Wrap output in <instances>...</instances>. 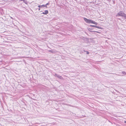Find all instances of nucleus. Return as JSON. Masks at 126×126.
<instances>
[{"label":"nucleus","mask_w":126,"mask_h":126,"mask_svg":"<svg viewBox=\"0 0 126 126\" xmlns=\"http://www.w3.org/2000/svg\"><path fill=\"white\" fill-rule=\"evenodd\" d=\"M122 73L123 74H126V72L125 71H123L122 72Z\"/></svg>","instance_id":"nucleus-12"},{"label":"nucleus","mask_w":126,"mask_h":126,"mask_svg":"<svg viewBox=\"0 0 126 126\" xmlns=\"http://www.w3.org/2000/svg\"><path fill=\"white\" fill-rule=\"evenodd\" d=\"M90 26L91 27H95L96 28V26L94 25H90Z\"/></svg>","instance_id":"nucleus-9"},{"label":"nucleus","mask_w":126,"mask_h":126,"mask_svg":"<svg viewBox=\"0 0 126 126\" xmlns=\"http://www.w3.org/2000/svg\"><path fill=\"white\" fill-rule=\"evenodd\" d=\"M93 32H97V33H99L100 32H98V31H93Z\"/></svg>","instance_id":"nucleus-16"},{"label":"nucleus","mask_w":126,"mask_h":126,"mask_svg":"<svg viewBox=\"0 0 126 126\" xmlns=\"http://www.w3.org/2000/svg\"><path fill=\"white\" fill-rule=\"evenodd\" d=\"M57 77L61 79L62 78V77L61 76L59 75H58Z\"/></svg>","instance_id":"nucleus-8"},{"label":"nucleus","mask_w":126,"mask_h":126,"mask_svg":"<svg viewBox=\"0 0 126 126\" xmlns=\"http://www.w3.org/2000/svg\"><path fill=\"white\" fill-rule=\"evenodd\" d=\"M84 51H85L84 50ZM86 52V54H89V52L88 51H85Z\"/></svg>","instance_id":"nucleus-14"},{"label":"nucleus","mask_w":126,"mask_h":126,"mask_svg":"<svg viewBox=\"0 0 126 126\" xmlns=\"http://www.w3.org/2000/svg\"><path fill=\"white\" fill-rule=\"evenodd\" d=\"M48 13V11L47 10H46L44 11V12H43L42 13V14L44 15H47Z\"/></svg>","instance_id":"nucleus-3"},{"label":"nucleus","mask_w":126,"mask_h":126,"mask_svg":"<svg viewBox=\"0 0 126 126\" xmlns=\"http://www.w3.org/2000/svg\"><path fill=\"white\" fill-rule=\"evenodd\" d=\"M116 16H121L124 17L125 19H126V14L121 11H120L116 15Z\"/></svg>","instance_id":"nucleus-1"},{"label":"nucleus","mask_w":126,"mask_h":126,"mask_svg":"<svg viewBox=\"0 0 126 126\" xmlns=\"http://www.w3.org/2000/svg\"><path fill=\"white\" fill-rule=\"evenodd\" d=\"M124 123H126V121H125L124 122Z\"/></svg>","instance_id":"nucleus-20"},{"label":"nucleus","mask_w":126,"mask_h":126,"mask_svg":"<svg viewBox=\"0 0 126 126\" xmlns=\"http://www.w3.org/2000/svg\"><path fill=\"white\" fill-rule=\"evenodd\" d=\"M91 30V29H90V28H89V29H88V30L89 31H90V30Z\"/></svg>","instance_id":"nucleus-18"},{"label":"nucleus","mask_w":126,"mask_h":126,"mask_svg":"<svg viewBox=\"0 0 126 126\" xmlns=\"http://www.w3.org/2000/svg\"><path fill=\"white\" fill-rule=\"evenodd\" d=\"M84 20L87 23H93V21L90 20V19H88L86 18H84Z\"/></svg>","instance_id":"nucleus-2"},{"label":"nucleus","mask_w":126,"mask_h":126,"mask_svg":"<svg viewBox=\"0 0 126 126\" xmlns=\"http://www.w3.org/2000/svg\"><path fill=\"white\" fill-rule=\"evenodd\" d=\"M24 2L26 4H27V2L26 1V0H25L24 1Z\"/></svg>","instance_id":"nucleus-15"},{"label":"nucleus","mask_w":126,"mask_h":126,"mask_svg":"<svg viewBox=\"0 0 126 126\" xmlns=\"http://www.w3.org/2000/svg\"><path fill=\"white\" fill-rule=\"evenodd\" d=\"M52 53H55L57 51L55 50L54 49H52Z\"/></svg>","instance_id":"nucleus-4"},{"label":"nucleus","mask_w":126,"mask_h":126,"mask_svg":"<svg viewBox=\"0 0 126 126\" xmlns=\"http://www.w3.org/2000/svg\"><path fill=\"white\" fill-rule=\"evenodd\" d=\"M49 3H47L46 5H45V7H46L47 8V5H49Z\"/></svg>","instance_id":"nucleus-10"},{"label":"nucleus","mask_w":126,"mask_h":126,"mask_svg":"<svg viewBox=\"0 0 126 126\" xmlns=\"http://www.w3.org/2000/svg\"><path fill=\"white\" fill-rule=\"evenodd\" d=\"M52 50H48V51L49 52H50L51 53H52Z\"/></svg>","instance_id":"nucleus-13"},{"label":"nucleus","mask_w":126,"mask_h":126,"mask_svg":"<svg viewBox=\"0 0 126 126\" xmlns=\"http://www.w3.org/2000/svg\"><path fill=\"white\" fill-rule=\"evenodd\" d=\"M92 24H94L97 25V24L98 23H97L95 22L94 21H93V22Z\"/></svg>","instance_id":"nucleus-6"},{"label":"nucleus","mask_w":126,"mask_h":126,"mask_svg":"<svg viewBox=\"0 0 126 126\" xmlns=\"http://www.w3.org/2000/svg\"><path fill=\"white\" fill-rule=\"evenodd\" d=\"M45 5H38V7H39V8H41L43 7H45Z\"/></svg>","instance_id":"nucleus-5"},{"label":"nucleus","mask_w":126,"mask_h":126,"mask_svg":"<svg viewBox=\"0 0 126 126\" xmlns=\"http://www.w3.org/2000/svg\"><path fill=\"white\" fill-rule=\"evenodd\" d=\"M25 0H20L19 1H23V2H24Z\"/></svg>","instance_id":"nucleus-17"},{"label":"nucleus","mask_w":126,"mask_h":126,"mask_svg":"<svg viewBox=\"0 0 126 126\" xmlns=\"http://www.w3.org/2000/svg\"><path fill=\"white\" fill-rule=\"evenodd\" d=\"M96 28H97L100 29H102V28H101V27L99 26H96Z\"/></svg>","instance_id":"nucleus-7"},{"label":"nucleus","mask_w":126,"mask_h":126,"mask_svg":"<svg viewBox=\"0 0 126 126\" xmlns=\"http://www.w3.org/2000/svg\"><path fill=\"white\" fill-rule=\"evenodd\" d=\"M58 75L57 74H55V75H54V76L55 77H57V76H58Z\"/></svg>","instance_id":"nucleus-11"},{"label":"nucleus","mask_w":126,"mask_h":126,"mask_svg":"<svg viewBox=\"0 0 126 126\" xmlns=\"http://www.w3.org/2000/svg\"><path fill=\"white\" fill-rule=\"evenodd\" d=\"M38 10L39 11H40V8H39V9H38Z\"/></svg>","instance_id":"nucleus-19"}]
</instances>
